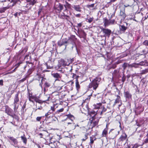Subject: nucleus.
<instances>
[{
	"instance_id": "1",
	"label": "nucleus",
	"mask_w": 148,
	"mask_h": 148,
	"mask_svg": "<svg viewBox=\"0 0 148 148\" xmlns=\"http://www.w3.org/2000/svg\"><path fill=\"white\" fill-rule=\"evenodd\" d=\"M18 94L19 93L18 92L15 95L14 99V101L13 105L14 106V111L15 113L13 114V110L8 106L6 105L5 106V113L13 118H14V116L16 115L15 113L17 112L18 109V103L19 101Z\"/></svg>"
},
{
	"instance_id": "2",
	"label": "nucleus",
	"mask_w": 148,
	"mask_h": 148,
	"mask_svg": "<svg viewBox=\"0 0 148 148\" xmlns=\"http://www.w3.org/2000/svg\"><path fill=\"white\" fill-rule=\"evenodd\" d=\"M101 81V78L99 77H97L91 82L89 85V88H93L94 90H96L98 86L99 82Z\"/></svg>"
},
{
	"instance_id": "3",
	"label": "nucleus",
	"mask_w": 148,
	"mask_h": 148,
	"mask_svg": "<svg viewBox=\"0 0 148 148\" xmlns=\"http://www.w3.org/2000/svg\"><path fill=\"white\" fill-rule=\"evenodd\" d=\"M119 133V131H117L116 130H114L113 129H111L109 132L110 134L109 138L110 139H114L116 137Z\"/></svg>"
},
{
	"instance_id": "4",
	"label": "nucleus",
	"mask_w": 148,
	"mask_h": 148,
	"mask_svg": "<svg viewBox=\"0 0 148 148\" xmlns=\"http://www.w3.org/2000/svg\"><path fill=\"white\" fill-rule=\"evenodd\" d=\"M27 4L26 5V7H29L31 8L32 6L36 3L37 2V0H26Z\"/></svg>"
},
{
	"instance_id": "5",
	"label": "nucleus",
	"mask_w": 148,
	"mask_h": 148,
	"mask_svg": "<svg viewBox=\"0 0 148 148\" xmlns=\"http://www.w3.org/2000/svg\"><path fill=\"white\" fill-rule=\"evenodd\" d=\"M68 41L67 39L66 38H63L58 41V44L59 46L60 47L63 45H65V48H66L67 45L68 44Z\"/></svg>"
},
{
	"instance_id": "6",
	"label": "nucleus",
	"mask_w": 148,
	"mask_h": 148,
	"mask_svg": "<svg viewBox=\"0 0 148 148\" xmlns=\"http://www.w3.org/2000/svg\"><path fill=\"white\" fill-rule=\"evenodd\" d=\"M102 31L103 34H104V37H109L111 32V31L108 29L102 28Z\"/></svg>"
},
{
	"instance_id": "7",
	"label": "nucleus",
	"mask_w": 148,
	"mask_h": 148,
	"mask_svg": "<svg viewBox=\"0 0 148 148\" xmlns=\"http://www.w3.org/2000/svg\"><path fill=\"white\" fill-rule=\"evenodd\" d=\"M27 97L28 98L29 100V101L34 103V102L35 101L37 97L33 95L32 94L29 92Z\"/></svg>"
},
{
	"instance_id": "8",
	"label": "nucleus",
	"mask_w": 148,
	"mask_h": 148,
	"mask_svg": "<svg viewBox=\"0 0 148 148\" xmlns=\"http://www.w3.org/2000/svg\"><path fill=\"white\" fill-rule=\"evenodd\" d=\"M127 136L126 134L124 132L122 133L119 138L118 139V141L119 142L122 143L125 140L127 139Z\"/></svg>"
},
{
	"instance_id": "9",
	"label": "nucleus",
	"mask_w": 148,
	"mask_h": 148,
	"mask_svg": "<svg viewBox=\"0 0 148 148\" xmlns=\"http://www.w3.org/2000/svg\"><path fill=\"white\" fill-rule=\"evenodd\" d=\"M43 133V136L45 137L46 139L49 140L50 141L52 138L50 136V134H49L47 131L46 130H44Z\"/></svg>"
},
{
	"instance_id": "10",
	"label": "nucleus",
	"mask_w": 148,
	"mask_h": 148,
	"mask_svg": "<svg viewBox=\"0 0 148 148\" xmlns=\"http://www.w3.org/2000/svg\"><path fill=\"white\" fill-rule=\"evenodd\" d=\"M36 77H37L36 79L38 81H40V82L39 85L40 86H41L42 88V85L43 84V82L45 81V78H43L42 77L40 76V75H37Z\"/></svg>"
},
{
	"instance_id": "11",
	"label": "nucleus",
	"mask_w": 148,
	"mask_h": 148,
	"mask_svg": "<svg viewBox=\"0 0 148 148\" xmlns=\"http://www.w3.org/2000/svg\"><path fill=\"white\" fill-rule=\"evenodd\" d=\"M134 2V0H128L127 1V3H126L124 6L125 7H131L133 5Z\"/></svg>"
},
{
	"instance_id": "12",
	"label": "nucleus",
	"mask_w": 148,
	"mask_h": 148,
	"mask_svg": "<svg viewBox=\"0 0 148 148\" xmlns=\"http://www.w3.org/2000/svg\"><path fill=\"white\" fill-rule=\"evenodd\" d=\"M72 7L76 11L79 12H81L82 8L79 5H73Z\"/></svg>"
},
{
	"instance_id": "13",
	"label": "nucleus",
	"mask_w": 148,
	"mask_h": 148,
	"mask_svg": "<svg viewBox=\"0 0 148 148\" xmlns=\"http://www.w3.org/2000/svg\"><path fill=\"white\" fill-rule=\"evenodd\" d=\"M53 62L51 60H49L45 63V65L47 69H51L53 67Z\"/></svg>"
},
{
	"instance_id": "14",
	"label": "nucleus",
	"mask_w": 148,
	"mask_h": 148,
	"mask_svg": "<svg viewBox=\"0 0 148 148\" xmlns=\"http://www.w3.org/2000/svg\"><path fill=\"white\" fill-rule=\"evenodd\" d=\"M88 114L92 117V118L93 119H94V117L97 114V113L93 110H92L91 111H89L88 110Z\"/></svg>"
},
{
	"instance_id": "15",
	"label": "nucleus",
	"mask_w": 148,
	"mask_h": 148,
	"mask_svg": "<svg viewBox=\"0 0 148 148\" xmlns=\"http://www.w3.org/2000/svg\"><path fill=\"white\" fill-rule=\"evenodd\" d=\"M124 95L125 98L128 99L131 98L132 97V94L128 91H125L124 92Z\"/></svg>"
},
{
	"instance_id": "16",
	"label": "nucleus",
	"mask_w": 148,
	"mask_h": 148,
	"mask_svg": "<svg viewBox=\"0 0 148 148\" xmlns=\"http://www.w3.org/2000/svg\"><path fill=\"white\" fill-rule=\"evenodd\" d=\"M52 76L54 78H56L55 81L59 80V79H60L61 77V76L60 74L58 73H53L51 74Z\"/></svg>"
},
{
	"instance_id": "17",
	"label": "nucleus",
	"mask_w": 148,
	"mask_h": 148,
	"mask_svg": "<svg viewBox=\"0 0 148 148\" xmlns=\"http://www.w3.org/2000/svg\"><path fill=\"white\" fill-rule=\"evenodd\" d=\"M27 47H25L23 48H22L21 50H20L18 52V55L25 53L27 51Z\"/></svg>"
},
{
	"instance_id": "18",
	"label": "nucleus",
	"mask_w": 148,
	"mask_h": 148,
	"mask_svg": "<svg viewBox=\"0 0 148 148\" xmlns=\"http://www.w3.org/2000/svg\"><path fill=\"white\" fill-rule=\"evenodd\" d=\"M108 128L107 127V125L106 126V128H105L103 131L102 134V137H107V135L108 134Z\"/></svg>"
},
{
	"instance_id": "19",
	"label": "nucleus",
	"mask_w": 148,
	"mask_h": 148,
	"mask_svg": "<svg viewBox=\"0 0 148 148\" xmlns=\"http://www.w3.org/2000/svg\"><path fill=\"white\" fill-rule=\"evenodd\" d=\"M59 63L64 67L66 66L67 65L66 62L63 59H61L58 61Z\"/></svg>"
},
{
	"instance_id": "20",
	"label": "nucleus",
	"mask_w": 148,
	"mask_h": 148,
	"mask_svg": "<svg viewBox=\"0 0 148 148\" xmlns=\"http://www.w3.org/2000/svg\"><path fill=\"white\" fill-rule=\"evenodd\" d=\"M9 139L10 140L12 141L14 143L13 145L15 146L16 145H17L18 144V141L16 139L13 137H10L9 138Z\"/></svg>"
},
{
	"instance_id": "21",
	"label": "nucleus",
	"mask_w": 148,
	"mask_h": 148,
	"mask_svg": "<svg viewBox=\"0 0 148 148\" xmlns=\"http://www.w3.org/2000/svg\"><path fill=\"white\" fill-rule=\"evenodd\" d=\"M127 28V27L123 25H120V30L123 33H124Z\"/></svg>"
},
{
	"instance_id": "22",
	"label": "nucleus",
	"mask_w": 148,
	"mask_h": 148,
	"mask_svg": "<svg viewBox=\"0 0 148 148\" xmlns=\"http://www.w3.org/2000/svg\"><path fill=\"white\" fill-rule=\"evenodd\" d=\"M90 142L89 143V144L91 145L93 143L94 141L96 140V138L94 136H92L90 137Z\"/></svg>"
},
{
	"instance_id": "23",
	"label": "nucleus",
	"mask_w": 148,
	"mask_h": 148,
	"mask_svg": "<svg viewBox=\"0 0 148 148\" xmlns=\"http://www.w3.org/2000/svg\"><path fill=\"white\" fill-rule=\"evenodd\" d=\"M129 66L131 67H134L135 68H138L139 67V65L138 63H134L129 65Z\"/></svg>"
},
{
	"instance_id": "24",
	"label": "nucleus",
	"mask_w": 148,
	"mask_h": 148,
	"mask_svg": "<svg viewBox=\"0 0 148 148\" xmlns=\"http://www.w3.org/2000/svg\"><path fill=\"white\" fill-rule=\"evenodd\" d=\"M62 65L58 63V64L56 67V69L59 71L62 72V69L61 67Z\"/></svg>"
},
{
	"instance_id": "25",
	"label": "nucleus",
	"mask_w": 148,
	"mask_h": 148,
	"mask_svg": "<svg viewBox=\"0 0 148 148\" xmlns=\"http://www.w3.org/2000/svg\"><path fill=\"white\" fill-rule=\"evenodd\" d=\"M44 97L45 99V100L43 101L44 102H45L47 101H49L50 99H51L49 95H45Z\"/></svg>"
},
{
	"instance_id": "26",
	"label": "nucleus",
	"mask_w": 148,
	"mask_h": 148,
	"mask_svg": "<svg viewBox=\"0 0 148 148\" xmlns=\"http://www.w3.org/2000/svg\"><path fill=\"white\" fill-rule=\"evenodd\" d=\"M76 87L77 90H78L80 88V86L79 83L78 79H76L75 80Z\"/></svg>"
},
{
	"instance_id": "27",
	"label": "nucleus",
	"mask_w": 148,
	"mask_h": 148,
	"mask_svg": "<svg viewBox=\"0 0 148 148\" xmlns=\"http://www.w3.org/2000/svg\"><path fill=\"white\" fill-rule=\"evenodd\" d=\"M110 25V22L109 20L106 19L104 21V25L105 27L108 26V25Z\"/></svg>"
},
{
	"instance_id": "28",
	"label": "nucleus",
	"mask_w": 148,
	"mask_h": 148,
	"mask_svg": "<svg viewBox=\"0 0 148 148\" xmlns=\"http://www.w3.org/2000/svg\"><path fill=\"white\" fill-rule=\"evenodd\" d=\"M82 105L83 106V107L84 106H85V108H83L85 109V110L86 111H88L89 110H88V103H86V102H85Z\"/></svg>"
},
{
	"instance_id": "29",
	"label": "nucleus",
	"mask_w": 148,
	"mask_h": 148,
	"mask_svg": "<svg viewBox=\"0 0 148 148\" xmlns=\"http://www.w3.org/2000/svg\"><path fill=\"white\" fill-rule=\"evenodd\" d=\"M33 70L32 69H29L27 72L26 76L28 77L29 75L32 73Z\"/></svg>"
},
{
	"instance_id": "30",
	"label": "nucleus",
	"mask_w": 148,
	"mask_h": 148,
	"mask_svg": "<svg viewBox=\"0 0 148 148\" xmlns=\"http://www.w3.org/2000/svg\"><path fill=\"white\" fill-rule=\"evenodd\" d=\"M102 103H97L94 105V108L95 109H99L100 106H101Z\"/></svg>"
},
{
	"instance_id": "31",
	"label": "nucleus",
	"mask_w": 148,
	"mask_h": 148,
	"mask_svg": "<svg viewBox=\"0 0 148 148\" xmlns=\"http://www.w3.org/2000/svg\"><path fill=\"white\" fill-rule=\"evenodd\" d=\"M119 71L117 70H115L112 73V75L113 77H116L119 74Z\"/></svg>"
},
{
	"instance_id": "32",
	"label": "nucleus",
	"mask_w": 148,
	"mask_h": 148,
	"mask_svg": "<svg viewBox=\"0 0 148 148\" xmlns=\"http://www.w3.org/2000/svg\"><path fill=\"white\" fill-rule=\"evenodd\" d=\"M68 41V43L72 44L73 45L74 44V41L75 40L70 38H69L68 39H67Z\"/></svg>"
},
{
	"instance_id": "33",
	"label": "nucleus",
	"mask_w": 148,
	"mask_h": 148,
	"mask_svg": "<svg viewBox=\"0 0 148 148\" xmlns=\"http://www.w3.org/2000/svg\"><path fill=\"white\" fill-rule=\"evenodd\" d=\"M120 16L122 17L123 19H124L126 16V14L125 13V12L123 11H121L120 12Z\"/></svg>"
},
{
	"instance_id": "34",
	"label": "nucleus",
	"mask_w": 148,
	"mask_h": 148,
	"mask_svg": "<svg viewBox=\"0 0 148 148\" xmlns=\"http://www.w3.org/2000/svg\"><path fill=\"white\" fill-rule=\"evenodd\" d=\"M21 138L23 143L25 144H26L27 142V139L26 137L25 136V135H24L23 136H21Z\"/></svg>"
},
{
	"instance_id": "35",
	"label": "nucleus",
	"mask_w": 148,
	"mask_h": 148,
	"mask_svg": "<svg viewBox=\"0 0 148 148\" xmlns=\"http://www.w3.org/2000/svg\"><path fill=\"white\" fill-rule=\"evenodd\" d=\"M116 97L117 98L115 100L114 105H115L116 103H119L120 100V97L118 95H117Z\"/></svg>"
},
{
	"instance_id": "36",
	"label": "nucleus",
	"mask_w": 148,
	"mask_h": 148,
	"mask_svg": "<svg viewBox=\"0 0 148 148\" xmlns=\"http://www.w3.org/2000/svg\"><path fill=\"white\" fill-rule=\"evenodd\" d=\"M63 9V7L62 5L59 4V6L58 8V10L59 12H60Z\"/></svg>"
},
{
	"instance_id": "37",
	"label": "nucleus",
	"mask_w": 148,
	"mask_h": 148,
	"mask_svg": "<svg viewBox=\"0 0 148 148\" xmlns=\"http://www.w3.org/2000/svg\"><path fill=\"white\" fill-rule=\"evenodd\" d=\"M29 57V60L30 61H26V63L27 64H32V63L31 62V57L29 56V55H26V56H25V59H26V58H27V59H28L27 57Z\"/></svg>"
},
{
	"instance_id": "38",
	"label": "nucleus",
	"mask_w": 148,
	"mask_h": 148,
	"mask_svg": "<svg viewBox=\"0 0 148 148\" xmlns=\"http://www.w3.org/2000/svg\"><path fill=\"white\" fill-rule=\"evenodd\" d=\"M44 86L45 87L48 88L49 87L51 86V84L50 83L48 82H46L44 84Z\"/></svg>"
},
{
	"instance_id": "39",
	"label": "nucleus",
	"mask_w": 148,
	"mask_h": 148,
	"mask_svg": "<svg viewBox=\"0 0 148 148\" xmlns=\"http://www.w3.org/2000/svg\"><path fill=\"white\" fill-rule=\"evenodd\" d=\"M139 66H143L145 65L146 64H147V61L146 60L144 61H142L138 63Z\"/></svg>"
},
{
	"instance_id": "40",
	"label": "nucleus",
	"mask_w": 148,
	"mask_h": 148,
	"mask_svg": "<svg viewBox=\"0 0 148 148\" xmlns=\"http://www.w3.org/2000/svg\"><path fill=\"white\" fill-rule=\"evenodd\" d=\"M58 81H59V82L58 83V86H60L63 87V85H64V82L62 81H60V80H58Z\"/></svg>"
},
{
	"instance_id": "41",
	"label": "nucleus",
	"mask_w": 148,
	"mask_h": 148,
	"mask_svg": "<svg viewBox=\"0 0 148 148\" xmlns=\"http://www.w3.org/2000/svg\"><path fill=\"white\" fill-rule=\"evenodd\" d=\"M11 3H18L20 4L21 3L20 0H12Z\"/></svg>"
},
{
	"instance_id": "42",
	"label": "nucleus",
	"mask_w": 148,
	"mask_h": 148,
	"mask_svg": "<svg viewBox=\"0 0 148 148\" xmlns=\"http://www.w3.org/2000/svg\"><path fill=\"white\" fill-rule=\"evenodd\" d=\"M101 108H102V110L100 113V115H102L103 113L106 111L107 110L106 108H105L104 106H102Z\"/></svg>"
},
{
	"instance_id": "43",
	"label": "nucleus",
	"mask_w": 148,
	"mask_h": 148,
	"mask_svg": "<svg viewBox=\"0 0 148 148\" xmlns=\"http://www.w3.org/2000/svg\"><path fill=\"white\" fill-rule=\"evenodd\" d=\"M67 116L68 118L71 120V121H72L74 119L73 116L71 114H68L67 115Z\"/></svg>"
},
{
	"instance_id": "44",
	"label": "nucleus",
	"mask_w": 148,
	"mask_h": 148,
	"mask_svg": "<svg viewBox=\"0 0 148 148\" xmlns=\"http://www.w3.org/2000/svg\"><path fill=\"white\" fill-rule=\"evenodd\" d=\"M69 14L68 13V15H65V14L64 13V18L66 19H67V18H69V17L70 16H71V12H70L69 11Z\"/></svg>"
},
{
	"instance_id": "45",
	"label": "nucleus",
	"mask_w": 148,
	"mask_h": 148,
	"mask_svg": "<svg viewBox=\"0 0 148 148\" xmlns=\"http://www.w3.org/2000/svg\"><path fill=\"white\" fill-rule=\"evenodd\" d=\"M8 9L7 7H5L1 9L0 10V12L1 13L5 12V10Z\"/></svg>"
},
{
	"instance_id": "46",
	"label": "nucleus",
	"mask_w": 148,
	"mask_h": 148,
	"mask_svg": "<svg viewBox=\"0 0 148 148\" xmlns=\"http://www.w3.org/2000/svg\"><path fill=\"white\" fill-rule=\"evenodd\" d=\"M35 101H36V102H37L39 103H42L43 102H44L43 101H42L40 99H38L37 97L36 98V100H35Z\"/></svg>"
},
{
	"instance_id": "47",
	"label": "nucleus",
	"mask_w": 148,
	"mask_h": 148,
	"mask_svg": "<svg viewBox=\"0 0 148 148\" xmlns=\"http://www.w3.org/2000/svg\"><path fill=\"white\" fill-rule=\"evenodd\" d=\"M93 19L94 18L93 17H90L89 18H87V20H88L87 21L88 22V23H91L92 22V21L93 20Z\"/></svg>"
},
{
	"instance_id": "48",
	"label": "nucleus",
	"mask_w": 148,
	"mask_h": 148,
	"mask_svg": "<svg viewBox=\"0 0 148 148\" xmlns=\"http://www.w3.org/2000/svg\"><path fill=\"white\" fill-rule=\"evenodd\" d=\"M148 72V70L147 69H145L142 70L141 73L142 74H146Z\"/></svg>"
},
{
	"instance_id": "49",
	"label": "nucleus",
	"mask_w": 148,
	"mask_h": 148,
	"mask_svg": "<svg viewBox=\"0 0 148 148\" xmlns=\"http://www.w3.org/2000/svg\"><path fill=\"white\" fill-rule=\"evenodd\" d=\"M88 133H86L85 134L84 138H83L82 139V140L83 141H85L88 138Z\"/></svg>"
},
{
	"instance_id": "50",
	"label": "nucleus",
	"mask_w": 148,
	"mask_h": 148,
	"mask_svg": "<svg viewBox=\"0 0 148 148\" xmlns=\"http://www.w3.org/2000/svg\"><path fill=\"white\" fill-rule=\"evenodd\" d=\"M95 4V3H92L90 5H86V7L88 8H93L94 7Z\"/></svg>"
},
{
	"instance_id": "51",
	"label": "nucleus",
	"mask_w": 148,
	"mask_h": 148,
	"mask_svg": "<svg viewBox=\"0 0 148 148\" xmlns=\"http://www.w3.org/2000/svg\"><path fill=\"white\" fill-rule=\"evenodd\" d=\"M147 138L144 140L143 141V144L145 143H146L148 142V133L147 134Z\"/></svg>"
},
{
	"instance_id": "52",
	"label": "nucleus",
	"mask_w": 148,
	"mask_h": 148,
	"mask_svg": "<svg viewBox=\"0 0 148 148\" xmlns=\"http://www.w3.org/2000/svg\"><path fill=\"white\" fill-rule=\"evenodd\" d=\"M36 109H35V111H36L38 109L41 110L42 109V107L41 106H38L37 104H36Z\"/></svg>"
},
{
	"instance_id": "53",
	"label": "nucleus",
	"mask_w": 148,
	"mask_h": 148,
	"mask_svg": "<svg viewBox=\"0 0 148 148\" xmlns=\"http://www.w3.org/2000/svg\"><path fill=\"white\" fill-rule=\"evenodd\" d=\"M44 116H38L36 118V120L37 121H40L42 118Z\"/></svg>"
},
{
	"instance_id": "54",
	"label": "nucleus",
	"mask_w": 148,
	"mask_h": 148,
	"mask_svg": "<svg viewBox=\"0 0 148 148\" xmlns=\"http://www.w3.org/2000/svg\"><path fill=\"white\" fill-rule=\"evenodd\" d=\"M120 63V61H118L116 62H115V64H114L112 66V67L113 68H115L116 66V65L119 64Z\"/></svg>"
},
{
	"instance_id": "55",
	"label": "nucleus",
	"mask_w": 148,
	"mask_h": 148,
	"mask_svg": "<svg viewBox=\"0 0 148 148\" xmlns=\"http://www.w3.org/2000/svg\"><path fill=\"white\" fill-rule=\"evenodd\" d=\"M109 21L110 25L113 24L115 22V20L114 19L110 20Z\"/></svg>"
},
{
	"instance_id": "56",
	"label": "nucleus",
	"mask_w": 148,
	"mask_h": 148,
	"mask_svg": "<svg viewBox=\"0 0 148 148\" xmlns=\"http://www.w3.org/2000/svg\"><path fill=\"white\" fill-rule=\"evenodd\" d=\"M128 64L127 63H124L122 65V67L124 69H125L127 66Z\"/></svg>"
},
{
	"instance_id": "57",
	"label": "nucleus",
	"mask_w": 148,
	"mask_h": 148,
	"mask_svg": "<svg viewBox=\"0 0 148 148\" xmlns=\"http://www.w3.org/2000/svg\"><path fill=\"white\" fill-rule=\"evenodd\" d=\"M64 108H61L60 109L58 110L57 112V113H59L60 112H62L64 110Z\"/></svg>"
},
{
	"instance_id": "58",
	"label": "nucleus",
	"mask_w": 148,
	"mask_h": 148,
	"mask_svg": "<svg viewBox=\"0 0 148 148\" xmlns=\"http://www.w3.org/2000/svg\"><path fill=\"white\" fill-rule=\"evenodd\" d=\"M73 78H75L76 79H78V78L79 77V76L77 75H76V74H75L74 73H73Z\"/></svg>"
},
{
	"instance_id": "59",
	"label": "nucleus",
	"mask_w": 148,
	"mask_h": 148,
	"mask_svg": "<svg viewBox=\"0 0 148 148\" xmlns=\"http://www.w3.org/2000/svg\"><path fill=\"white\" fill-rule=\"evenodd\" d=\"M27 77H27V76H26L24 78H23V79H22L20 80V82H24L26 80V78Z\"/></svg>"
},
{
	"instance_id": "60",
	"label": "nucleus",
	"mask_w": 148,
	"mask_h": 148,
	"mask_svg": "<svg viewBox=\"0 0 148 148\" xmlns=\"http://www.w3.org/2000/svg\"><path fill=\"white\" fill-rule=\"evenodd\" d=\"M140 145L137 144H135L132 148H138L139 146Z\"/></svg>"
},
{
	"instance_id": "61",
	"label": "nucleus",
	"mask_w": 148,
	"mask_h": 148,
	"mask_svg": "<svg viewBox=\"0 0 148 148\" xmlns=\"http://www.w3.org/2000/svg\"><path fill=\"white\" fill-rule=\"evenodd\" d=\"M98 121H95L93 123V127H95V126L97 125L98 124Z\"/></svg>"
},
{
	"instance_id": "62",
	"label": "nucleus",
	"mask_w": 148,
	"mask_h": 148,
	"mask_svg": "<svg viewBox=\"0 0 148 148\" xmlns=\"http://www.w3.org/2000/svg\"><path fill=\"white\" fill-rule=\"evenodd\" d=\"M126 77L125 75H123L122 77V82H124L125 80Z\"/></svg>"
},
{
	"instance_id": "63",
	"label": "nucleus",
	"mask_w": 148,
	"mask_h": 148,
	"mask_svg": "<svg viewBox=\"0 0 148 148\" xmlns=\"http://www.w3.org/2000/svg\"><path fill=\"white\" fill-rule=\"evenodd\" d=\"M140 132H141V134H140H140H138V135H139L140 137H143V134H144V132H143V131H140Z\"/></svg>"
},
{
	"instance_id": "64",
	"label": "nucleus",
	"mask_w": 148,
	"mask_h": 148,
	"mask_svg": "<svg viewBox=\"0 0 148 148\" xmlns=\"http://www.w3.org/2000/svg\"><path fill=\"white\" fill-rule=\"evenodd\" d=\"M71 38H72V39H73L75 41L76 40V38H75V35H72L70 37Z\"/></svg>"
}]
</instances>
